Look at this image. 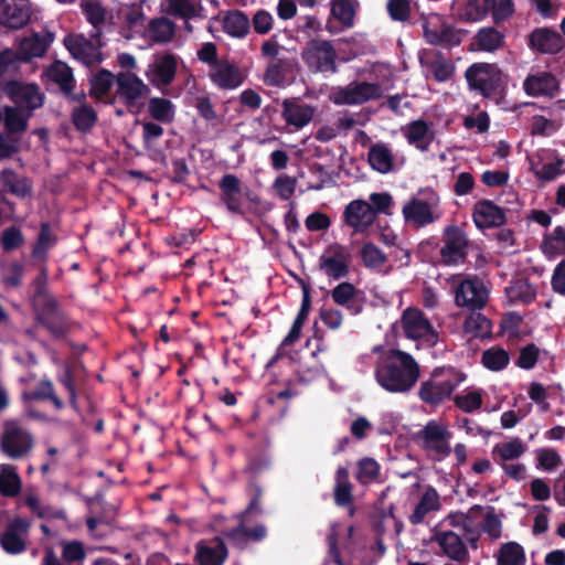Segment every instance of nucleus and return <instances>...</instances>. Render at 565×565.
I'll return each instance as SVG.
<instances>
[{
  "label": "nucleus",
  "instance_id": "f257e3e1",
  "mask_svg": "<svg viewBox=\"0 0 565 565\" xmlns=\"http://www.w3.org/2000/svg\"><path fill=\"white\" fill-rule=\"evenodd\" d=\"M420 376L417 361L398 349L384 351L376 360L374 379L386 392L405 394L413 390Z\"/></svg>",
  "mask_w": 565,
  "mask_h": 565
},
{
  "label": "nucleus",
  "instance_id": "f03ea898",
  "mask_svg": "<svg viewBox=\"0 0 565 565\" xmlns=\"http://www.w3.org/2000/svg\"><path fill=\"white\" fill-rule=\"evenodd\" d=\"M406 225L413 228H424L437 223L444 216L441 198L433 188H422L412 195L402 207Z\"/></svg>",
  "mask_w": 565,
  "mask_h": 565
},
{
  "label": "nucleus",
  "instance_id": "7ed1b4c3",
  "mask_svg": "<svg viewBox=\"0 0 565 565\" xmlns=\"http://www.w3.org/2000/svg\"><path fill=\"white\" fill-rule=\"evenodd\" d=\"M466 380V375L452 366L436 367L429 377L422 382L418 396L428 405H439L451 396Z\"/></svg>",
  "mask_w": 565,
  "mask_h": 565
},
{
  "label": "nucleus",
  "instance_id": "20e7f679",
  "mask_svg": "<svg viewBox=\"0 0 565 565\" xmlns=\"http://www.w3.org/2000/svg\"><path fill=\"white\" fill-rule=\"evenodd\" d=\"M399 326L405 338L413 340L417 349L434 348L439 341V332L418 308H406L402 312Z\"/></svg>",
  "mask_w": 565,
  "mask_h": 565
},
{
  "label": "nucleus",
  "instance_id": "39448f33",
  "mask_svg": "<svg viewBox=\"0 0 565 565\" xmlns=\"http://www.w3.org/2000/svg\"><path fill=\"white\" fill-rule=\"evenodd\" d=\"M33 434L19 420H6L0 435V452L7 458L19 460L26 458L33 450Z\"/></svg>",
  "mask_w": 565,
  "mask_h": 565
},
{
  "label": "nucleus",
  "instance_id": "423d86ee",
  "mask_svg": "<svg viewBox=\"0 0 565 565\" xmlns=\"http://www.w3.org/2000/svg\"><path fill=\"white\" fill-rule=\"evenodd\" d=\"M450 284L457 307L479 310L487 305L489 290L480 278L458 275L451 278Z\"/></svg>",
  "mask_w": 565,
  "mask_h": 565
},
{
  "label": "nucleus",
  "instance_id": "0eeeda50",
  "mask_svg": "<svg viewBox=\"0 0 565 565\" xmlns=\"http://www.w3.org/2000/svg\"><path fill=\"white\" fill-rule=\"evenodd\" d=\"M452 434L441 420H429L417 434V444L434 459L443 460L451 452Z\"/></svg>",
  "mask_w": 565,
  "mask_h": 565
},
{
  "label": "nucleus",
  "instance_id": "6e6552de",
  "mask_svg": "<svg viewBox=\"0 0 565 565\" xmlns=\"http://www.w3.org/2000/svg\"><path fill=\"white\" fill-rule=\"evenodd\" d=\"M383 89L379 83L351 82L348 85L333 86L329 100L337 106L362 105L382 96Z\"/></svg>",
  "mask_w": 565,
  "mask_h": 565
},
{
  "label": "nucleus",
  "instance_id": "1a4fd4ad",
  "mask_svg": "<svg viewBox=\"0 0 565 565\" xmlns=\"http://www.w3.org/2000/svg\"><path fill=\"white\" fill-rule=\"evenodd\" d=\"M423 31L425 40L436 46L451 49L458 46L466 32L448 23L440 14L433 13L424 19Z\"/></svg>",
  "mask_w": 565,
  "mask_h": 565
},
{
  "label": "nucleus",
  "instance_id": "9d476101",
  "mask_svg": "<svg viewBox=\"0 0 565 565\" xmlns=\"http://www.w3.org/2000/svg\"><path fill=\"white\" fill-rule=\"evenodd\" d=\"M301 57L307 67L316 73H337V51L331 41L312 40L302 49Z\"/></svg>",
  "mask_w": 565,
  "mask_h": 565
},
{
  "label": "nucleus",
  "instance_id": "9b49d317",
  "mask_svg": "<svg viewBox=\"0 0 565 565\" xmlns=\"http://www.w3.org/2000/svg\"><path fill=\"white\" fill-rule=\"evenodd\" d=\"M352 255L348 246L330 244L319 257L320 270L332 280L345 278L350 273Z\"/></svg>",
  "mask_w": 565,
  "mask_h": 565
},
{
  "label": "nucleus",
  "instance_id": "f8f14e48",
  "mask_svg": "<svg viewBox=\"0 0 565 565\" xmlns=\"http://www.w3.org/2000/svg\"><path fill=\"white\" fill-rule=\"evenodd\" d=\"M465 76L469 87L483 96L495 95L502 85V73L492 64H472L467 68Z\"/></svg>",
  "mask_w": 565,
  "mask_h": 565
},
{
  "label": "nucleus",
  "instance_id": "ddd939ff",
  "mask_svg": "<svg viewBox=\"0 0 565 565\" xmlns=\"http://www.w3.org/2000/svg\"><path fill=\"white\" fill-rule=\"evenodd\" d=\"M64 45L71 55L84 65H96L104 58L100 51L102 43L98 32L90 38H86L83 34L67 35L64 39Z\"/></svg>",
  "mask_w": 565,
  "mask_h": 565
},
{
  "label": "nucleus",
  "instance_id": "4468645a",
  "mask_svg": "<svg viewBox=\"0 0 565 565\" xmlns=\"http://www.w3.org/2000/svg\"><path fill=\"white\" fill-rule=\"evenodd\" d=\"M3 90L15 107L30 115L44 103V94L36 84L12 81L4 85Z\"/></svg>",
  "mask_w": 565,
  "mask_h": 565
},
{
  "label": "nucleus",
  "instance_id": "2eb2a0df",
  "mask_svg": "<svg viewBox=\"0 0 565 565\" xmlns=\"http://www.w3.org/2000/svg\"><path fill=\"white\" fill-rule=\"evenodd\" d=\"M179 58L172 53L156 55L148 64L145 76L158 89L168 87L174 79Z\"/></svg>",
  "mask_w": 565,
  "mask_h": 565
},
{
  "label": "nucleus",
  "instance_id": "dca6fc26",
  "mask_svg": "<svg viewBox=\"0 0 565 565\" xmlns=\"http://www.w3.org/2000/svg\"><path fill=\"white\" fill-rule=\"evenodd\" d=\"M431 542L451 561L465 563L468 559L469 552L461 535L455 530L444 529V524L434 527Z\"/></svg>",
  "mask_w": 565,
  "mask_h": 565
},
{
  "label": "nucleus",
  "instance_id": "f3484780",
  "mask_svg": "<svg viewBox=\"0 0 565 565\" xmlns=\"http://www.w3.org/2000/svg\"><path fill=\"white\" fill-rule=\"evenodd\" d=\"M117 97L128 107H138L150 94V88L136 74L121 72L116 77Z\"/></svg>",
  "mask_w": 565,
  "mask_h": 565
},
{
  "label": "nucleus",
  "instance_id": "a211bd4d",
  "mask_svg": "<svg viewBox=\"0 0 565 565\" xmlns=\"http://www.w3.org/2000/svg\"><path fill=\"white\" fill-rule=\"evenodd\" d=\"M468 249L466 233L458 226L451 225L444 231V245L440 248L441 262L445 265L463 263Z\"/></svg>",
  "mask_w": 565,
  "mask_h": 565
},
{
  "label": "nucleus",
  "instance_id": "6ab92c4d",
  "mask_svg": "<svg viewBox=\"0 0 565 565\" xmlns=\"http://www.w3.org/2000/svg\"><path fill=\"white\" fill-rule=\"evenodd\" d=\"M522 88L530 97L554 98L561 89L558 78L548 71H532L524 78Z\"/></svg>",
  "mask_w": 565,
  "mask_h": 565
},
{
  "label": "nucleus",
  "instance_id": "aec40b11",
  "mask_svg": "<svg viewBox=\"0 0 565 565\" xmlns=\"http://www.w3.org/2000/svg\"><path fill=\"white\" fill-rule=\"evenodd\" d=\"M313 105L299 98H286L281 102V117L290 131H299L308 126L316 115Z\"/></svg>",
  "mask_w": 565,
  "mask_h": 565
},
{
  "label": "nucleus",
  "instance_id": "412c9836",
  "mask_svg": "<svg viewBox=\"0 0 565 565\" xmlns=\"http://www.w3.org/2000/svg\"><path fill=\"white\" fill-rule=\"evenodd\" d=\"M375 220L372 205L365 200H353L344 207L343 221L355 234L365 233Z\"/></svg>",
  "mask_w": 565,
  "mask_h": 565
},
{
  "label": "nucleus",
  "instance_id": "4be33fe9",
  "mask_svg": "<svg viewBox=\"0 0 565 565\" xmlns=\"http://www.w3.org/2000/svg\"><path fill=\"white\" fill-rule=\"evenodd\" d=\"M220 202L228 213L244 214V194L241 180L233 173L224 174L218 181Z\"/></svg>",
  "mask_w": 565,
  "mask_h": 565
},
{
  "label": "nucleus",
  "instance_id": "5701e85b",
  "mask_svg": "<svg viewBox=\"0 0 565 565\" xmlns=\"http://www.w3.org/2000/svg\"><path fill=\"white\" fill-rule=\"evenodd\" d=\"M330 297L333 302L344 308L350 315L358 316L364 307V294L353 284L344 281L338 284L331 291Z\"/></svg>",
  "mask_w": 565,
  "mask_h": 565
},
{
  "label": "nucleus",
  "instance_id": "b1692460",
  "mask_svg": "<svg viewBox=\"0 0 565 565\" xmlns=\"http://www.w3.org/2000/svg\"><path fill=\"white\" fill-rule=\"evenodd\" d=\"M54 39L55 34L46 29L22 38L18 46L21 61L26 62L34 57H42Z\"/></svg>",
  "mask_w": 565,
  "mask_h": 565
},
{
  "label": "nucleus",
  "instance_id": "393cba45",
  "mask_svg": "<svg viewBox=\"0 0 565 565\" xmlns=\"http://www.w3.org/2000/svg\"><path fill=\"white\" fill-rule=\"evenodd\" d=\"M29 20L28 0H0V24L10 29H21Z\"/></svg>",
  "mask_w": 565,
  "mask_h": 565
},
{
  "label": "nucleus",
  "instance_id": "a878e982",
  "mask_svg": "<svg viewBox=\"0 0 565 565\" xmlns=\"http://www.w3.org/2000/svg\"><path fill=\"white\" fill-rule=\"evenodd\" d=\"M209 76L213 84L221 89H235L244 82L239 67L225 60L214 63L210 67Z\"/></svg>",
  "mask_w": 565,
  "mask_h": 565
},
{
  "label": "nucleus",
  "instance_id": "bb28decb",
  "mask_svg": "<svg viewBox=\"0 0 565 565\" xmlns=\"http://www.w3.org/2000/svg\"><path fill=\"white\" fill-rule=\"evenodd\" d=\"M30 522L25 519H14L0 537L2 548L10 554H19L26 547V536Z\"/></svg>",
  "mask_w": 565,
  "mask_h": 565
},
{
  "label": "nucleus",
  "instance_id": "cd10ccee",
  "mask_svg": "<svg viewBox=\"0 0 565 565\" xmlns=\"http://www.w3.org/2000/svg\"><path fill=\"white\" fill-rule=\"evenodd\" d=\"M227 557V548L221 537L200 541L195 545L194 562L196 565H223Z\"/></svg>",
  "mask_w": 565,
  "mask_h": 565
},
{
  "label": "nucleus",
  "instance_id": "c85d7f7f",
  "mask_svg": "<svg viewBox=\"0 0 565 565\" xmlns=\"http://www.w3.org/2000/svg\"><path fill=\"white\" fill-rule=\"evenodd\" d=\"M419 62L425 77L439 83L448 81L455 71L452 62L439 53L420 56Z\"/></svg>",
  "mask_w": 565,
  "mask_h": 565
},
{
  "label": "nucleus",
  "instance_id": "c756f323",
  "mask_svg": "<svg viewBox=\"0 0 565 565\" xmlns=\"http://www.w3.org/2000/svg\"><path fill=\"white\" fill-rule=\"evenodd\" d=\"M402 132L407 142L422 152L429 149L435 138V132L433 131L431 126L423 119L408 122L403 127Z\"/></svg>",
  "mask_w": 565,
  "mask_h": 565
},
{
  "label": "nucleus",
  "instance_id": "7c9ffc66",
  "mask_svg": "<svg viewBox=\"0 0 565 565\" xmlns=\"http://www.w3.org/2000/svg\"><path fill=\"white\" fill-rule=\"evenodd\" d=\"M451 13L463 21H480L490 10V0H452Z\"/></svg>",
  "mask_w": 565,
  "mask_h": 565
},
{
  "label": "nucleus",
  "instance_id": "2f4dec72",
  "mask_svg": "<svg viewBox=\"0 0 565 565\" xmlns=\"http://www.w3.org/2000/svg\"><path fill=\"white\" fill-rule=\"evenodd\" d=\"M527 450L526 444L519 437H512L497 443L491 451L497 465L518 461Z\"/></svg>",
  "mask_w": 565,
  "mask_h": 565
},
{
  "label": "nucleus",
  "instance_id": "473e14b6",
  "mask_svg": "<svg viewBox=\"0 0 565 565\" xmlns=\"http://www.w3.org/2000/svg\"><path fill=\"white\" fill-rule=\"evenodd\" d=\"M472 218L478 228L498 227L504 223V213L491 201H480L473 207Z\"/></svg>",
  "mask_w": 565,
  "mask_h": 565
},
{
  "label": "nucleus",
  "instance_id": "72a5a7b5",
  "mask_svg": "<svg viewBox=\"0 0 565 565\" xmlns=\"http://www.w3.org/2000/svg\"><path fill=\"white\" fill-rule=\"evenodd\" d=\"M530 46L541 53L555 54L563 49L564 40L558 32L542 28L530 34Z\"/></svg>",
  "mask_w": 565,
  "mask_h": 565
},
{
  "label": "nucleus",
  "instance_id": "f704fd0d",
  "mask_svg": "<svg viewBox=\"0 0 565 565\" xmlns=\"http://www.w3.org/2000/svg\"><path fill=\"white\" fill-rule=\"evenodd\" d=\"M46 76L49 81L56 84L61 92L68 96L71 100L76 99V96L73 95V89L75 86L73 71L66 63L62 61H55L46 70Z\"/></svg>",
  "mask_w": 565,
  "mask_h": 565
},
{
  "label": "nucleus",
  "instance_id": "c9c22d12",
  "mask_svg": "<svg viewBox=\"0 0 565 565\" xmlns=\"http://www.w3.org/2000/svg\"><path fill=\"white\" fill-rule=\"evenodd\" d=\"M440 508V497L437 490L433 487H427L416 503L413 513L409 515V522L414 525L420 524L430 512H437Z\"/></svg>",
  "mask_w": 565,
  "mask_h": 565
},
{
  "label": "nucleus",
  "instance_id": "e433bc0d",
  "mask_svg": "<svg viewBox=\"0 0 565 565\" xmlns=\"http://www.w3.org/2000/svg\"><path fill=\"white\" fill-rule=\"evenodd\" d=\"M369 163L375 171L386 174L393 170L394 157L386 143L377 142L369 149Z\"/></svg>",
  "mask_w": 565,
  "mask_h": 565
},
{
  "label": "nucleus",
  "instance_id": "4c0bfd02",
  "mask_svg": "<svg viewBox=\"0 0 565 565\" xmlns=\"http://www.w3.org/2000/svg\"><path fill=\"white\" fill-rule=\"evenodd\" d=\"M505 296L511 305H529L535 299L536 291L527 280L516 279L505 288Z\"/></svg>",
  "mask_w": 565,
  "mask_h": 565
},
{
  "label": "nucleus",
  "instance_id": "58836bf2",
  "mask_svg": "<svg viewBox=\"0 0 565 565\" xmlns=\"http://www.w3.org/2000/svg\"><path fill=\"white\" fill-rule=\"evenodd\" d=\"M82 97H84V95L79 97L76 96L74 102H77V105L73 107L71 118L77 130L87 132L95 126L97 113L92 106L81 103Z\"/></svg>",
  "mask_w": 565,
  "mask_h": 565
},
{
  "label": "nucleus",
  "instance_id": "ea45409f",
  "mask_svg": "<svg viewBox=\"0 0 565 565\" xmlns=\"http://www.w3.org/2000/svg\"><path fill=\"white\" fill-rule=\"evenodd\" d=\"M175 34V24L168 18L152 19L148 24V35L154 43L167 44Z\"/></svg>",
  "mask_w": 565,
  "mask_h": 565
},
{
  "label": "nucleus",
  "instance_id": "a19ab883",
  "mask_svg": "<svg viewBox=\"0 0 565 565\" xmlns=\"http://www.w3.org/2000/svg\"><path fill=\"white\" fill-rule=\"evenodd\" d=\"M290 68V63L287 58H277L267 62V67L264 73V82L268 86L281 87L287 83V75Z\"/></svg>",
  "mask_w": 565,
  "mask_h": 565
},
{
  "label": "nucleus",
  "instance_id": "79ce46f5",
  "mask_svg": "<svg viewBox=\"0 0 565 565\" xmlns=\"http://www.w3.org/2000/svg\"><path fill=\"white\" fill-rule=\"evenodd\" d=\"M504 36L494 28H482L473 38L471 45L483 52H494L503 44Z\"/></svg>",
  "mask_w": 565,
  "mask_h": 565
},
{
  "label": "nucleus",
  "instance_id": "37998d69",
  "mask_svg": "<svg viewBox=\"0 0 565 565\" xmlns=\"http://www.w3.org/2000/svg\"><path fill=\"white\" fill-rule=\"evenodd\" d=\"M148 113L159 122L171 124L175 117V106L170 99L152 97L148 103Z\"/></svg>",
  "mask_w": 565,
  "mask_h": 565
},
{
  "label": "nucleus",
  "instance_id": "c03bdc74",
  "mask_svg": "<svg viewBox=\"0 0 565 565\" xmlns=\"http://www.w3.org/2000/svg\"><path fill=\"white\" fill-rule=\"evenodd\" d=\"M22 487L21 478L13 465L2 463L0 466V493L6 497L17 495Z\"/></svg>",
  "mask_w": 565,
  "mask_h": 565
},
{
  "label": "nucleus",
  "instance_id": "a18cd8bd",
  "mask_svg": "<svg viewBox=\"0 0 565 565\" xmlns=\"http://www.w3.org/2000/svg\"><path fill=\"white\" fill-rule=\"evenodd\" d=\"M249 28L250 22L247 15L241 11H231L223 19L224 31L233 38H244Z\"/></svg>",
  "mask_w": 565,
  "mask_h": 565
},
{
  "label": "nucleus",
  "instance_id": "49530a36",
  "mask_svg": "<svg viewBox=\"0 0 565 565\" xmlns=\"http://www.w3.org/2000/svg\"><path fill=\"white\" fill-rule=\"evenodd\" d=\"M495 558L497 565H525L524 548L516 542L502 544Z\"/></svg>",
  "mask_w": 565,
  "mask_h": 565
},
{
  "label": "nucleus",
  "instance_id": "de8ad7c7",
  "mask_svg": "<svg viewBox=\"0 0 565 565\" xmlns=\"http://www.w3.org/2000/svg\"><path fill=\"white\" fill-rule=\"evenodd\" d=\"M201 0H166V12L184 19H191L199 14Z\"/></svg>",
  "mask_w": 565,
  "mask_h": 565
},
{
  "label": "nucleus",
  "instance_id": "09e8293b",
  "mask_svg": "<svg viewBox=\"0 0 565 565\" xmlns=\"http://www.w3.org/2000/svg\"><path fill=\"white\" fill-rule=\"evenodd\" d=\"M81 8L87 21L95 29H99L106 23L108 11L100 0H83Z\"/></svg>",
  "mask_w": 565,
  "mask_h": 565
},
{
  "label": "nucleus",
  "instance_id": "8fccbe9b",
  "mask_svg": "<svg viewBox=\"0 0 565 565\" xmlns=\"http://www.w3.org/2000/svg\"><path fill=\"white\" fill-rule=\"evenodd\" d=\"M3 114V121L6 129L11 132H22L28 127V119L31 116L30 114L25 113L24 110L18 108V107H4Z\"/></svg>",
  "mask_w": 565,
  "mask_h": 565
},
{
  "label": "nucleus",
  "instance_id": "3c124183",
  "mask_svg": "<svg viewBox=\"0 0 565 565\" xmlns=\"http://www.w3.org/2000/svg\"><path fill=\"white\" fill-rule=\"evenodd\" d=\"M542 248L548 257H555L565 253V227L556 226L543 239Z\"/></svg>",
  "mask_w": 565,
  "mask_h": 565
},
{
  "label": "nucleus",
  "instance_id": "603ef678",
  "mask_svg": "<svg viewBox=\"0 0 565 565\" xmlns=\"http://www.w3.org/2000/svg\"><path fill=\"white\" fill-rule=\"evenodd\" d=\"M491 321L482 313L472 312L468 316L463 323L465 332L475 338H484L491 333Z\"/></svg>",
  "mask_w": 565,
  "mask_h": 565
},
{
  "label": "nucleus",
  "instance_id": "864d4df0",
  "mask_svg": "<svg viewBox=\"0 0 565 565\" xmlns=\"http://www.w3.org/2000/svg\"><path fill=\"white\" fill-rule=\"evenodd\" d=\"M120 17L130 31L139 32L143 29L146 14L140 4L131 3L124 6L120 9Z\"/></svg>",
  "mask_w": 565,
  "mask_h": 565
},
{
  "label": "nucleus",
  "instance_id": "5fc2aeb1",
  "mask_svg": "<svg viewBox=\"0 0 565 565\" xmlns=\"http://www.w3.org/2000/svg\"><path fill=\"white\" fill-rule=\"evenodd\" d=\"M361 259L366 268L381 270L386 262V255L373 243H366L361 248Z\"/></svg>",
  "mask_w": 565,
  "mask_h": 565
},
{
  "label": "nucleus",
  "instance_id": "6e6d98bb",
  "mask_svg": "<svg viewBox=\"0 0 565 565\" xmlns=\"http://www.w3.org/2000/svg\"><path fill=\"white\" fill-rule=\"evenodd\" d=\"M562 127V120L556 118H547L542 115L532 117L531 134L534 136L550 137Z\"/></svg>",
  "mask_w": 565,
  "mask_h": 565
},
{
  "label": "nucleus",
  "instance_id": "4d7b16f0",
  "mask_svg": "<svg viewBox=\"0 0 565 565\" xmlns=\"http://www.w3.org/2000/svg\"><path fill=\"white\" fill-rule=\"evenodd\" d=\"M55 243L56 237L53 234L49 223H42L38 241L32 250L33 257L44 259L46 252L51 249Z\"/></svg>",
  "mask_w": 565,
  "mask_h": 565
},
{
  "label": "nucleus",
  "instance_id": "13d9d810",
  "mask_svg": "<svg viewBox=\"0 0 565 565\" xmlns=\"http://www.w3.org/2000/svg\"><path fill=\"white\" fill-rule=\"evenodd\" d=\"M510 361L509 353L498 347L486 350L482 354L483 365L491 371L503 370Z\"/></svg>",
  "mask_w": 565,
  "mask_h": 565
},
{
  "label": "nucleus",
  "instance_id": "bf43d9fd",
  "mask_svg": "<svg viewBox=\"0 0 565 565\" xmlns=\"http://www.w3.org/2000/svg\"><path fill=\"white\" fill-rule=\"evenodd\" d=\"M380 465L373 458H363L358 462L356 479L362 484H370L379 480Z\"/></svg>",
  "mask_w": 565,
  "mask_h": 565
},
{
  "label": "nucleus",
  "instance_id": "052dcab7",
  "mask_svg": "<svg viewBox=\"0 0 565 565\" xmlns=\"http://www.w3.org/2000/svg\"><path fill=\"white\" fill-rule=\"evenodd\" d=\"M536 468L543 471H553L562 465V458L553 448H540L535 451Z\"/></svg>",
  "mask_w": 565,
  "mask_h": 565
},
{
  "label": "nucleus",
  "instance_id": "680f3d73",
  "mask_svg": "<svg viewBox=\"0 0 565 565\" xmlns=\"http://www.w3.org/2000/svg\"><path fill=\"white\" fill-rule=\"evenodd\" d=\"M331 15L342 25L349 28L353 25L354 9L350 0H332Z\"/></svg>",
  "mask_w": 565,
  "mask_h": 565
},
{
  "label": "nucleus",
  "instance_id": "e2e57ef3",
  "mask_svg": "<svg viewBox=\"0 0 565 565\" xmlns=\"http://www.w3.org/2000/svg\"><path fill=\"white\" fill-rule=\"evenodd\" d=\"M114 85V76L110 72L102 70L90 79V92L98 99H103Z\"/></svg>",
  "mask_w": 565,
  "mask_h": 565
},
{
  "label": "nucleus",
  "instance_id": "0e129e2a",
  "mask_svg": "<svg viewBox=\"0 0 565 565\" xmlns=\"http://www.w3.org/2000/svg\"><path fill=\"white\" fill-rule=\"evenodd\" d=\"M296 186L297 180L285 173L279 174L273 183L276 194L284 201L289 200L295 194Z\"/></svg>",
  "mask_w": 565,
  "mask_h": 565
},
{
  "label": "nucleus",
  "instance_id": "69168bd1",
  "mask_svg": "<svg viewBox=\"0 0 565 565\" xmlns=\"http://www.w3.org/2000/svg\"><path fill=\"white\" fill-rule=\"evenodd\" d=\"M142 126V141L147 150H153L157 141L163 135V128L154 121H143Z\"/></svg>",
  "mask_w": 565,
  "mask_h": 565
},
{
  "label": "nucleus",
  "instance_id": "338daca9",
  "mask_svg": "<svg viewBox=\"0 0 565 565\" xmlns=\"http://www.w3.org/2000/svg\"><path fill=\"white\" fill-rule=\"evenodd\" d=\"M455 402L460 409L471 413L481 407L482 396L478 391H470L456 395Z\"/></svg>",
  "mask_w": 565,
  "mask_h": 565
},
{
  "label": "nucleus",
  "instance_id": "774afa93",
  "mask_svg": "<svg viewBox=\"0 0 565 565\" xmlns=\"http://www.w3.org/2000/svg\"><path fill=\"white\" fill-rule=\"evenodd\" d=\"M250 25L255 33L264 35L271 31L274 18L270 12L259 9L254 13Z\"/></svg>",
  "mask_w": 565,
  "mask_h": 565
}]
</instances>
